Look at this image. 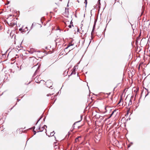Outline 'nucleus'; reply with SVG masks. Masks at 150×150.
<instances>
[{
  "mask_svg": "<svg viewBox=\"0 0 150 150\" xmlns=\"http://www.w3.org/2000/svg\"><path fill=\"white\" fill-rule=\"evenodd\" d=\"M28 52H29V53L32 54L35 52L36 51L33 49H30L28 51Z\"/></svg>",
  "mask_w": 150,
  "mask_h": 150,
  "instance_id": "nucleus-9",
  "label": "nucleus"
},
{
  "mask_svg": "<svg viewBox=\"0 0 150 150\" xmlns=\"http://www.w3.org/2000/svg\"><path fill=\"white\" fill-rule=\"evenodd\" d=\"M81 139V137L79 136L78 137H77L75 139V142H79L80 140Z\"/></svg>",
  "mask_w": 150,
  "mask_h": 150,
  "instance_id": "nucleus-10",
  "label": "nucleus"
},
{
  "mask_svg": "<svg viewBox=\"0 0 150 150\" xmlns=\"http://www.w3.org/2000/svg\"><path fill=\"white\" fill-rule=\"evenodd\" d=\"M116 111V110H114L113 111H112V113L110 116V117H111V116L112 115V114H113V113H114V112H115Z\"/></svg>",
  "mask_w": 150,
  "mask_h": 150,
  "instance_id": "nucleus-19",
  "label": "nucleus"
},
{
  "mask_svg": "<svg viewBox=\"0 0 150 150\" xmlns=\"http://www.w3.org/2000/svg\"><path fill=\"white\" fill-rule=\"evenodd\" d=\"M54 134V131H53L52 132H51L50 133V136H53Z\"/></svg>",
  "mask_w": 150,
  "mask_h": 150,
  "instance_id": "nucleus-16",
  "label": "nucleus"
},
{
  "mask_svg": "<svg viewBox=\"0 0 150 150\" xmlns=\"http://www.w3.org/2000/svg\"><path fill=\"white\" fill-rule=\"evenodd\" d=\"M111 108L108 105L105 106V112L109 111L111 110Z\"/></svg>",
  "mask_w": 150,
  "mask_h": 150,
  "instance_id": "nucleus-6",
  "label": "nucleus"
},
{
  "mask_svg": "<svg viewBox=\"0 0 150 150\" xmlns=\"http://www.w3.org/2000/svg\"><path fill=\"white\" fill-rule=\"evenodd\" d=\"M36 25L37 26H39L40 27H41V25L39 24H37Z\"/></svg>",
  "mask_w": 150,
  "mask_h": 150,
  "instance_id": "nucleus-20",
  "label": "nucleus"
},
{
  "mask_svg": "<svg viewBox=\"0 0 150 150\" xmlns=\"http://www.w3.org/2000/svg\"><path fill=\"white\" fill-rule=\"evenodd\" d=\"M35 82L37 83H39L40 82H39V81H40H40H42L41 80H40L41 79L40 78H39V76H36L35 78Z\"/></svg>",
  "mask_w": 150,
  "mask_h": 150,
  "instance_id": "nucleus-8",
  "label": "nucleus"
},
{
  "mask_svg": "<svg viewBox=\"0 0 150 150\" xmlns=\"http://www.w3.org/2000/svg\"><path fill=\"white\" fill-rule=\"evenodd\" d=\"M127 99H126L125 100V101H125V102L126 103V104H127V103H126V101H127Z\"/></svg>",
  "mask_w": 150,
  "mask_h": 150,
  "instance_id": "nucleus-23",
  "label": "nucleus"
},
{
  "mask_svg": "<svg viewBox=\"0 0 150 150\" xmlns=\"http://www.w3.org/2000/svg\"><path fill=\"white\" fill-rule=\"evenodd\" d=\"M86 1V0H85Z\"/></svg>",
  "mask_w": 150,
  "mask_h": 150,
  "instance_id": "nucleus-29",
  "label": "nucleus"
},
{
  "mask_svg": "<svg viewBox=\"0 0 150 150\" xmlns=\"http://www.w3.org/2000/svg\"><path fill=\"white\" fill-rule=\"evenodd\" d=\"M46 127V128L47 127L45 125H44L43 126H42L41 127H40L39 128V131L40 132H42L43 131V130L45 129V130L46 131L45 132H46V129L45 128V127Z\"/></svg>",
  "mask_w": 150,
  "mask_h": 150,
  "instance_id": "nucleus-5",
  "label": "nucleus"
},
{
  "mask_svg": "<svg viewBox=\"0 0 150 150\" xmlns=\"http://www.w3.org/2000/svg\"><path fill=\"white\" fill-rule=\"evenodd\" d=\"M116 5V8L118 11H121L123 10V8L122 4L119 3H117L114 4Z\"/></svg>",
  "mask_w": 150,
  "mask_h": 150,
  "instance_id": "nucleus-2",
  "label": "nucleus"
},
{
  "mask_svg": "<svg viewBox=\"0 0 150 150\" xmlns=\"http://www.w3.org/2000/svg\"><path fill=\"white\" fill-rule=\"evenodd\" d=\"M46 134L47 135V132H46Z\"/></svg>",
  "mask_w": 150,
  "mask_h": 150,
  "instance_id": "nucleus-28",
  "label": "nucleus"
},
{
  "mask_svg": "<svg viewBox=\"0 0 150 150\" xmlns=\"http://www.w3.org/2000/svg\"><path fill=\"white\" fill-rule=\"evenodd\" d=\"M132 104V100L131 99H130V100H129V102L128 104V105H131Z\"/></svg>",
  "mask_w": 150,
  "mask_h": 150,
  "instance_id": "nucleus-17",
  "label": "nucleus"
},
{
  "mask_svg": "<svg viewBox=\"0 0 150 150\" xmlns=\"http://www.w3.org/2000/svg\"><path fill=\"white\" fill-rule=\"evenodd\" d=\"M74 45L73 44H72L71 43H69L68 45L67 46V47L66 48V49L68 48L69 47H70L71 46H72Z\"/></svg>",
  "mask_w": 150,
  "mask_h": 150,
  "instance_id": "nucleus-13",
  "label": "nucleus"
},
{
  "mask_svg": "<svg viewBox=\"0 0 150 150\" xmlns=\"http://www.w3.org/2000/svg\"><path fill=\"white\" fill-rule=\"evenodd\" d=\"M57 30H59V28L58 27L57 28Z\"/></svg>",
  "mask_w": 150,
  "mask_h": 150,
  "instance_id": "nucleus-25",
  "label": "nucleus"
},
{
  "mask_svg": "<svg viewBox=\"0 0 150 150\" xmlns=\"http://www.w3.org/2000/svg\"><path fill=\"white\" fill-rule=\"evenodd\" d=\"M52 84V82L50 81H48L45 82V85L47 87L50 88L51 87Z\"/></svg>",
  "mask_w": 150,
  "mask_h": 150,
  "instance_id": "nucleus-3",
  "label": "nucleus"
},
{
  "mask_svg": "<svg viewBox=\"0 0 150 150\" xmlns=\"http://www.w3.org/2000/svg\"><path fill=\"white\" fill-rule=\"evenodd\" d=\"M21 30H22V29H21V28H20V29H19V30L20 31H21Z\"/></svg>",
  "mask_w": 150,
  "mask_h": 150,
  "instance_id": "nucleus-24",
  "label": "nucleus"
},
{
  "mask_svg": "<svg viewBox=\"0 0 150 150\" xmlns=\"http://www.w3.org/2000/svg\"><path fill=\"white\" fill-rule=\"evenodd\" d=\"M57 8V7H55V8Z\"/></svg>",
  "mask_w": 150,
  "mask_h": 150,
  "instance_id": "nucleus-27",
  "label": "nucleus"
},
{
  "mask_svg": "<svg viewBox=\"0 0 150 150\" xmlns=\"http://www.w3.org/2000/svg\"><path fill=\"white\" fill-rule=\"evenodd\" d=\"M108 103L109 104H110L112 103V98H110V101L109 100L108 101H107Z\"/></svg>",
  "mask_w": 150,
  "mask_h": 150,
  "instance_id": "nucleus-11",
  "label": "nucleus"
},
{
  "mask_svg": "<svg viewBox=\"0 0 150 150\" xmlns=\"http://www.w3.org/2000/svg\"><path fill=\"white\" fill-rule=\"evenodd\" d=\"M129 111V110H127V114H128Z\"/></svg>",
  "mask_w": 150,
  "mask_h": 150,
  "instance_id": "nucleus-22",
  "label": "nucleus"
},
{
  "mask_svg": "<svg viewBox=\"0 0 150 150\" xmlns=\"http://www.w3.org/2000/svg\"><path fill=\"white\" fill-rule=\"evenodd\" d=\"M118 105H119V106H122L123 105V100L122 98H120Z\"/></svg>",
  "mask_w": 150,
  "mask_h": 150,
  "instance_id": "nucleus-7",
  "label": "nucleus"
},
{
  "mask_svg": "<svg viewBox=\"0 0 150 150\" xmlns=\"http://www.w3.org/2000/svg\"><path fill=\"white\" fill-rule=\"evenodd\" d=\"M85 40L83 38H82L81 40L80 41H79V42H81L82 44H83Z\"/></svg>",
  "mask_w": 150,
  "mask_h": 150,
  "instance_id": "nucleus-15",
  "label": "nucleus"
},
{
  "mask_svg": "<svg viewBox=\"0 0 150 150\" xmlns=\"http://www.w3.org/2000/svg\"><path fill=\"white\" fill-rule=\"evenodd\" d=\"M10 19H11L9 17L7 18V23L9 25L13 26L15 25V24L12 22H11Z\"/></svg>",
  "mask_w": 150,
  "mask_h": 150,
  "instance_id": "nucleus-4",
  "label": "nucleus"
},
{
  "mask_svg": "<svg viewBox=\"0 0 150 150\" xmlns=\"http://www.w3.org/2000/svg\"><path fill=\"white\" fill-rule=\"evenodd\" d=\"M55 41L56 42V45L59 46L60 47L63 45L64 42V39L61 38H58L56 39Z\"/></svg>",
  "mask_w": 150,
  "mask_h": 150,
  "instance_id": "nucleus-1",
  "label": "nucleus"
},
{
  "mask_svg": "<svg viewBox=\"0 0 150 150\" xmlns=\"http://www.w3.org/2000/svg\"><path fill=\"white\" fill-rule=\"evenodd\" d=\"M95 138L97 141H99L100 139V137H98V135H96L95 136Z\"/></svg>",
  "mask_w": 150,
  "mask_h": 150,
  "instance_id": "nucleus-12",
  "label": "nucleus"
},
{
  "mask_svg": "<svg viewBox=\"0 0 150 150\" xmlns=\"http://www.w3.org/2000/svg\"><path fill=\"white\" fill-rule=\"evenodd\" d=\"M138 91V90H137L136 92V93H137V92Z\"/></svg>",
  "mask_w": 150,
  "mask_h": 150,
  "instance_id": "nucleus-26",
  "label": "nucleus"
},
{
  "mask_svg": "<svg viewBox=\"0 0 150 150\" xmlns=\"http://www.w3.org/2000/svg\"><path fill=\"white\" fill-rule=\"evenodd\" d=\"M75 69H73V70L72 71V73H71V74H75Z\"/></svg>",
  "mask_w": 150,
  "mask_h": 150,
  "instance_id": "nucleus-18",
  "label": "nucleus"
},
{
  "mask_svg": "<svg viewBox=\"0 0 150 150\" xmlns=\"http://www.w3.org/2000/svg\"><path fill=\"white\" fill-rule=\"evenodd\" d=\"M72 26H73V23L71 21L70 25L68 26V27H69L70 28H71Z\"/></svg>",
  "mask_w": 150,
  "mask_h": 150,
  "instance_id": "nucleus-14",
  "label": "nucleus"
},
{
  "mask_svg": "<svg viewBox=\"0 0 150 150\" xmlns=\"http://www.w3.org/2000/svg\"><path fill=\"white\" fill-rule=\"evenodd\" d=\"M85 3H86V5L87 3V0H86V1L85 0Z\"/></svg>",
  "mask_w": 150,
  "mask_h": 150,
  "instance_id": "nucleus-21",
  "label": "nucleus"
}]
</instances>
